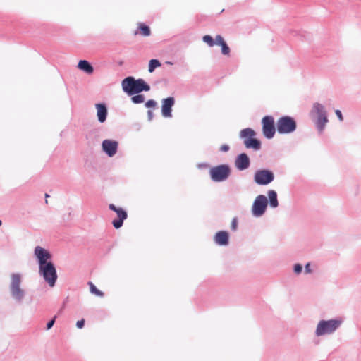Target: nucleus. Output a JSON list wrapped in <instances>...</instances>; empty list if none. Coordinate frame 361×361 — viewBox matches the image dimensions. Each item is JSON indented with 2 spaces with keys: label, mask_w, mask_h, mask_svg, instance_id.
Wrapping results in <instances>:
<instances>
[{
  "label": "nucleus",
  "mask_w": 361,
  "mask_h": 361,
  "mask_svg": "<svg viewBox=\"0 0 361 361\" xmlns=\"http://www.w3.org/2000/svg\"><path fill=\"white\" fill-rule=\"evenodd\" d=\"M122 87L125 92L129 95L140 93L142 91H149L150 87L144 80H135L133 77H127L122 82Z\"/></svg>",
  "instance_id": "obj_1"
},
{
  "label": "nucleus",
  "mask_w": 361,
  "mask_h": 361,
  "mask_svg": "<svg viewBox=\"0 0 361 361\" xmlns=\"http://www.w3.org/2000/svg\"><path fill=\"white\" fill-rule=\"evenodd\" d=\"M341 322V319L321 320L317 326L315 334L317 336L332 334L340 326Z\"/></svg>",
  "instance_id": "obj_2"
},
{
  "label": "nucleus",
  "mask_w": 361,
  "mask_h": 361,
  "mask_svg": "<svg viewBox=\"0 0 361 361\" xmlns=\"http://www.w3.org/2000/svg\"><path fill=\"white\" fill-rule=\"evenodd\" d=\"M39 272L49 286L53 287L54 286L57 279V274L52 262H49L45 265L39 267Z\"/></svg>",
  "instance_id": "obj_3"
},
{
  "label": "nucleus",
  "mask_w": 361,
  "mask_h": 361,
  "mask_svg": "<svg viewBox=\"0 0 361 361\" xmlns=\"http://www.w3.org/2000/svg\"><path fill=\"white\" fill-rule=\"evenodd\" d=\"M296 122L290 116H282L276 122L277 131L281 134H288L296 129Z\"/></svg>",
  "instance_id": "obj_4"
},
{
  "label": "nucleus",
  "mask_w": 361,
  "mask_h": 361,
  "mask_svg": "<svg viewBox=\"0 0 361 361\" xmlns=\"http://www.w3.org/2000/svg\"><path fill=\"white\" fill-rule=\"evenodd\" d=\"M231 173L228 166L223 164L212 167L209 170L211 178L215 182L224 181L228 178Z\"/></svg>",
  "instance_id": "obj_5"
},
{
  "label": "nucleus",
  "mask_w": 361,
  "mask_h": 361,
  "mask_svg": "<svg viewBox=\"0 0 361 361\" xmlns=\"http://www.w3.org/2000/svg\"><path fill=\"white\" fill-rule=\"evenodd\" d=\"M255 135V132L251 128H245L241 130L240 136L244 140V145L247 148H252L255 150H258L260 149L261 143L259 140L254 138L253 137Z\"/></svg>",
  "instance_id": "obj_6"
},
{
  "label": "nucleus",
  "mask_w": 361,
  "mask_h": 361,
  "mask_svg": "<svg viewBox=\"0 0 361 361\" xmlns=\"http://www.w3.org/2000/svg\"><path fill=\"white\" fill-rule=\"evenodd\" d=\"M311 114L317 116V127L320 133L322 132L328 122L324 106L319 103L314 104Z\"/></svg>",
  "instance_id": "obj_7"
},
{
  "label": "nucleus",
  "mask_w": 361,
  "mask_h": 361,
  "mask_svg": "<svg viewBox=\"0 0 361 361\" xmlns=\"http://www.w3.org/2000/svg\"><path fill=\"white\" fill-rule=\"evenodd\" d=\"M20 282L21 277L19 274H13L11 275V292L12 296L18 300H20L24 295V291L20 287Z\"/></svg>",
  "instance_id": "obj_8"
},
{
  "label": "nucleus",
  "mask_w": 361,
  "mask_h": 361,
  "mask_svg": "<svg viewBox=\"0 0 361 361\" xmlns=\"http://www.w3.org/2000/svg\"><path fill=\"white\" fill-rule=\"evenodd\" d=\"M262 133L264 137L271 139L276 133L274 119L271 116H266L262 119Z\"/></svg>",
  "instance_id": "obj_9"
},
{
  "label": "nucleus",
  "mask_w": 361,
  "mask_h": 361,
  "mask_svg": "<svg viewBox=\"0 0 361 361\" xmlns=\"http://www.w3.org/2000/svg\"><path fill=\"white\" fill-rule=\"evenodd\" d=\"M267 207V199L263 195H258L252 204V212L255 216H262Z\"/></svg>",
  "instance_id": "obj_10"
},
{
  "label": "nucleus",
  "mask_w": 361,
  "mask_h": 361,
  "mask_svg": "<svg viewBox=\"0 0 361 361\" xmlns=\"http://www.w3.org/2000/svg\"><path fill=\"white\" fill-rule=\"evenodd\" d=\"M274 174L268 170H259L255 173V181L259 185H267L274 180Z\"/></svg>",
  "instance_id": "obj_11"
},
{
  "label": "nucleus",
  "mask_w": 361,
  "mask_h": 361,
  "mask_svg": "<svg viewBox=\"0 0 361 361\" xmlns=\"http://www.w3.org/2000/svg\"><path fill=\"white\" fill-rule=\"evenodd\" d=\"M109 209L116 213L117 218L112 221L113 226L116 228H119L122 226L123 221L127 218V212L121 207H117L114 204L109 205Z\"/></svg>",
  "instance_id": "obj_12"
},
{
  "label": "nucleus",
  "mask_w": 361,
  "mask_h": 361,
  "mask_svg": "<svg viewBox=\"0 0 361 361\" xmlns=\"http://www.w3.org/2000/svg\"><path fill=\"white\" fill-rule=\"evenodd\" d=\"M35 255L38 259L39 267L45 265L46 264L51 262L49 261L51 256L49 252L44 248L37 246L35 249Z\"/></svg>",
  "instance_id": "obj_13"
},
{
  "label": "nucleus",
  "mask_w": 361,
  "mask_h": 361,
  "mask_svg": "<svg viewBox=\"0 0 361 361\" xmlns=\"http://www.w3.org/2000/svg\"><path fill=\"white\" fill-rule=\"evenodd\" d=\"M175 100L172 97L164 99L161 105V114L165 118H170L171 115V108L174 105Z\"/></svg>",
  "instance_id": "obj_14"
},
{
  "label": "nucleus",
  "mask_w": 361,
  "mask_h": 361,
  "mask_svg": "<svg viewBox=\"0 0 361 361\" xmlns=\"http://www.w3.org/2000/svg\"><path fill=\"white\" fill-rule=\"evenodd\" d=\"M118 142L116 141L105 140L102 142L103 150L109 156H114L117 151Z\"/></svg>",
  "instance_id": "obj_15"
},
{
  "label": "nucleus",
  "mask_w": 361,
  "mask_h": 361,
  "mask_svg": "<svg viewBox=\"0 0 361 361\" xmlns=\"http://www.w3.org/2000/svg\"><path fill=\"white\" fill-rule=\"evenodd\" d=\"M235 165L238 169L241 171L247 169L250 166V159L248 156L245 153H242L238 155L235 159Z\"/></svg>",
  "instance_id": "obj_16"
},
{
  "label": "nucleus",
  "mask_w": 361,
  "mask_h": 361,
  "mask_svg": "<svg viewBox=\"0 0 361 361\" xmlns=\"http://www.w3.org/2000/svg\"><path fill=\"white\" fill-rule=\"evenodd\" d=\"M228 233L225 231H221L216 233L214 237V240L219 245H226L228 244Z\"/></svg>",
  "instance_id": "obj_17"
},
{
  "label": "nucleus",
  "mask_w": 361,
  "mask_h": 361,
  "mask_svg": "<svg viewBox=\"0 0 361 361\" xmlns=\"http://www.w3.org/2000/svg\"><path fill=\"white\" fill-rule=\"evenodd\" d=\"M97 116L100 123H104L106 119L107 109L104 104H96Z\"/></svg>",
  "instance_id": "obj_18"
},
{
  "label": "nucleus",
  "mask_w": 361,
  "mask_h": 361,
  "mask_svg": "<svg viewBox=\"0 0 361 361\" xmlns=\"http://www.w3.org/2000/svg\"><path fill=\"white\" fill-rule=\"evenodd\" d=\"M150 34L151 30L149 27L142 23H139L137 24V30L134 32L135 35H140L144 37L149 36Z\"/></svg>",
  "instance_id": "obj_19"
},
{
  "label": "nucleus",
  "mask_w": 361,
  "mask_h": 361,
  "mask_svg": "<svg viewBox=\"0 0 361 361\" xmlns=\"http://www.w3.org/2000/svg\"><path fill=\"white\" fill-rule=\"evenodd\" d=\"M216 44L221 47V52L224 55H228L230 53V48L225 42L224 38L221 35L216 36Z\"/></svg>",
  "instance_id": "obj_20"
},
{
  "label": "nucleus",
  "mask_w": 361,
  "mask_h": 361,
  "mask_svg": "<svg viewBox=\"0 0 361 361\" xmlns=\"http://www.w3.org/2000/svg\"><path fill=\"white\" fill-rule=\"evenodd\" d=\"M78 68L83 71H85L87 74H91L93 73L94 69L91 64L86 60H80L78 62Z\"/></svg>",
  "instance_id": "obj_21"
},
{
  "label": "nucleus",
  "mask_w": 361,
  "mask_h": 361,
  "mask_svg": "<svg viewBox=\"0 0 361 361\" xmlns=\"http://www.w3.org/2000/svg\"><path fill=\"white\" fill-rule=\"evenodd\" d=\"M268 196L269 198V202L271 207L275 208L278 206L277 194L274 190H269L268 192Z\"/></svg>",
  "instance_id": "obj_22"
},
{
  "label": "nucleus",
  "mask_w": 361,
  "mask_h": 361,
  "mask_svg": "<svg viewBox=\"0 0 361 361\" xmlns=\"http://www.w3.org/2000/svg\"><path fill=\"white\" fill-rule=\"evenodd\" d=\"M88 284L90 286V290L92 293H93L99 297L104 296V293L102 292L101 290H98L97 288V287L92 282H89Z\"/></svg>",
  "instance_id": "obj_23"
},
{
  "label": "nucleus",
  "mask_w": 361,
  "mask_h": 361,
  "mask_svg": "<svg viewBox=\"0 0 361 361\" xmlns=\"http://www.w3.org/2000/svg\"><path fill=\"white\" fill-rule=\"evenodd\" d=\"M161 66V63L157 59H151L149 63V72L152 73L154 69Z\"/></svg>",
  "instance_id": "obj_24"
},
{
  "label": "nucleus",
  "mask_w": 361,
  "mask_h": 361,
  "mask_svg": "<svg viewBox=\"0 0 361 361\" xmlns=\"http://www.w3.org/2000/svg\"><path fill=\"white\" fill-rule=\"evenodd\" d=\"M203 41L207 43L209 47H213L216 44V40L214 41V39L210 35H204L202 38Z\"/></svg>",
  "instance_id": "obj_25"
},
{
  "label": "nucleus",
  "mask_w": 361,
  "mask_h": 361,
  "mask_svg": "<svg viewBox=\"0 0 361 361\" xmlns=\"http://www.w3.org/2000/svg\"><path fill=\"white\" fill-rule=\"evenodd\" d=\"M131 100L135 104L142 103L145 101V97L142 94H137L132 97Z\"/></svg>",
  "instance_id": "obj_26"
},
{
  "label": "nucleus",
  "mask_w": 361,
  "mask_h": 361,
  "mask_svg": "<svg viewBox=\"0 0 361 361\" xmlns=\"http://www.w3.org/2000/svg\"><path fill=\"white\" fill-rule=\"evenodd\" d=\"M157 105V102L153 100V99H150V100H148L146 103H145V106L147 107V108H150V107H155Z\"/></svg>",
  "instance_id": "obj_27"
},
{
  "label": "nucleus",
  "mask_w": 361,
  "mask_h": 361,
  "mask_svg": "<svg viewBox=\"0 0 361 361\" xmlns=\"http://www.w3.org/2000/svg\"><path fill=\"white\" fill-rule=\"evenodd\" d=\"M237 227H238V219L236 218H233L231 221V228L232 230L235 231L237 229Z\"/></svg>",
  "instance_id": "obj_28"
},
{
  "label": "nucleus",
  "mask_w": 361,
  "mask_h": 361,
  "mask_svg": "<svg viewBox=\"0 0 361 361\" xmlns=\"http://www.w3.org/2000/svg\"><path fill=\"white\" fill-rule=\"evenodd\" d=\"M302 267L300 264H297L294 267V271L296 274H300L302 271Z\"/></svg>",
  "instance_id": "obj_29"
},
{
  "label": "nucleus",
  "mask_w": 361,
  "mask_h": 361,
  "mask_svg": "<svg viewBox=\"0 0 361 361\" xmlns=\"http://www.w3.org/2000/svg\"><path fill=\"white\" fill-rule=\"evenodd\" d=\"M56 318V316H54V318L47 323V329H50L53 326V325L55 322Z\"/></svg>",
  "instance_id": "obj_30"
},
{
  "label": "nucleus",
  "mask_w": 361,
  "mask_h": 361,
  "mask_svg": "<svg viewBox=\"0 0 361 361\" xmlns=\"http://www.w3.org/2000/svg\"><path fill=\"white\" fill-rule=\"evenodd\" d=\"M84 324H85V320L81 319V320H79L77 322L76 326L78 328L82 329L84 326Z\"/></svg>",
  "instance_id": "obj_31"
},
{
  "label": "nucleus",
  "mask_w": 361,
  "mask_h": 361,
  "mask_svg": "<svg viewBox=\"0 0 361 361\" xmlns=\"http://www.w3.org/2000/svg\"><path fill=\"white\" fill-rule=\"evenodd\" d=\"M335 114L338 116V118L340 120V121H342L343 120V117L342 113H341V111L340 110H336L335 111Z\"/></svg>",
  "instance_id": "obj_32"
},
{
  "label": "nucleus",
  "mask_w": 361,
  "mask_h": 361,
  "mask_svg": "<svg viewBox=\"0 0 361 361\" xmlns=\"http://www.w3.org/2000/svg\"><path fill=\"white\" fill-rule=\"evenodd\" d=\"M305 272L307 273V274H310L312 273V269L310 268V263H307L305 267Z\"/></svg>",
  "instance_id": "obj_33"
},
{
  "label": "nucleus",
  "mask_w": 361,
  "mask_h": 361,
  "mask_svg": "<svg viewBox=\"0 0 361 361\" xmlns=\"http://www.w3.org/2000/svg\"><path fill=\"white\" fill-rule=\"evenodd\" d=\"M229 149V146L227 145H223L220 147V150L222 152H227Z\"/></svg>",
  "instance_id": "obj_34"
},
{
  "label": "nucleus",
  "mask_w": 361,
  "mask_h": 361,
  "mask_svg": "<svg viewBox=\"0 0 361 361\" xmlns=\"http://www.w3.org/2000/svg\"><path fill=\"white\" fill-rule=\"evenodd\" d=\"M49 195L48 194H45L46 203H47V202H48V201H47V198H49Z\"/></svg>",
  "instance_id": "obj_35"
},
{
  "label": "nucleus",
  "mask_w": 361,
  "mask_h": 361,
  "mask_svg": "<svg viewBox=\"0 0 361 361\" xmlns=\"http://www.w3.org/2000/svg\"><path fill=\"white\" fill-rule=\"evenodd\" d=\"M148 114H149V116L151 117L152 116V111H148Z\"/></svg>",
  "instance_id": "obj_36"
},
{
  "label": "nucleus",
  "mask_w": 361,
  "mask_h": 361,
  "mask_svg": "<svg viewBox=\"0 0 361 361\" xmlns=\"http://www.w3.org/2000/svg\"><path fill=\"white\" fill-rule=\"evenodd\" d=\"M1 224H2V222H1V221L0 220V226L1 225Z\"/></svg>",
  "instance_id": "obj_37"
}]
</instances>
